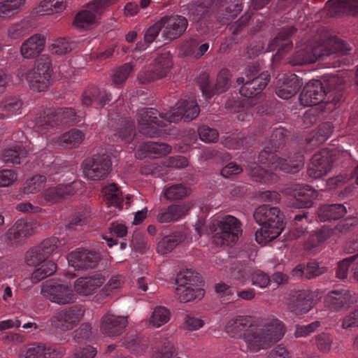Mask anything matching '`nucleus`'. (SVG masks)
I'll return each mask as SVG.
<instances>
[{
  "instance_id": "obj_1",
  "label": "nucleus",
  "mask_w": 358,
  "mask_h": 358,
  "mask_svg": "<svg viewBox=\"0 0 358 358\" xmlns=\"http://www.w3.org/2000/svg\"><path fill=\"white\" fill-rule=\"evenodd\" d=\"M284 334V325L278 320L272 321L264 325L255 322L253 327L244 332L242 339L245 343L248 351L257 352L278 342Z\"/></svg>"
},
{
  "instance_id": "obj_2",
  "label": "nucleus",
  "mask_w": 358,
  "mask_h": 358,
  "mask_svg": "<svg viewBox=\"0 0 358 358\" xmlns=\"http://www.w3.org/2000/svg\"><path fill=\"white\" fill-rule=\"evenodd\" d=\"M256 222L261 229L255 233V240L261 245H266L277 238L284 226L280 211L276 207L262 205L257 208L253 214Z\"/></svg>"
},
{
  "instance_id": "obj_3",
  "label": "nucleus",
  "mask_w": 358,
  "mask_h": 358,
  "mask_svg": "<svg viewBox=\"0 0 358 358\" xmlns=\"http://www.w3.org/2000/svg\"><path fill=\"white\" fill-rule=\"evenodd\" d=\"M52 72L50 57L47 55H42L36 60L33 69L27 71H19L17 76L21 80H26L31 90L41 92L49 88Z\"/></svg>"
},
{
  "instance_id": "obj_4",
  "label": "nucleus",
  "mask_w": 358,
  "mask_h": 358,
  "mask_svg": "<svg viewBox=\"0 0 358 358\" xmlns=\"http://www.w3.org/2000/svg\"><path fill=\"white\" fill-rule=\"evenodd\" d=\"M241 227V222L234 216L228 215L217 220L210 228L213 233V243L220 247L235 243L242 233Z\"/></svg>"
},
{
  "instance_id": "obj_5",
  "label": "nucleus",
  "mask_w": 358,
  "mask_h": 358,
  "mask_svg": "<svg viewBox=\"0 0 358 358\" xmlns=\"http://www.w3.org/2000/svg\"><path fill=\"white\" fill-rule=\"evenodd\" d=\"M85 311V307L82 304H74L59 310L49 320L50 327L62 332L71 331L83 319Z\"/></svg>"
},
{
  "instance_id": "obj_6",
  "label": "nucleus",
  "mask_w": 358,
  "mask_h": 358,
  "mask_svg": "<svg viewBox=\"0 0 358 358\" xmlns=\"http://www.w3.org/2000/svg\"><path fill=\"white\" fill-rule=\"evenodd\" d=\"M166 115H169L168 113H161L153 108L139 109L136 115L139 132L150 138L157 136L159 130L153 124L159 127H166L170 124L167 117H164Z\"/></svg>"
},
{
  "instance_id": "obj_7",
  "label": "nucleus",
  "mask_w": 358,
  "mask_h": 358,
  "mask_svg": "<svg viewBox=\"0 0 358 358\" xmlns=\"http://www.w3.org/2000/svg\"><path fill=\"white\" fill-rule=\"evenodd\" d=\"M81 166L85 178L100 180L107 178L112 171V162L107 155H94L84 159Z\"/></svg>"
},
{
  "instance_id": "obj_8",
  "label": "nucleus",
  "mask_w": 358,
  "mask_h": 358,
  "mask_svg": "<svg viewBox=\"0 0 358 358\" xmlns=\"http://www.w3.org/2000/svg\"><path fill=\"white\" fill-rule=\"evenodd\" d=\"M172 61L169 52L158 55L153 64L142 69L138 73L137 80L141 85H145L162 79L166 76Z\"/></svg>"
},
{
  "instance_id": "obj_9",
  "label": "nucleus",
  "mask_w": 358,
  "mask_h": 358,
  "mask_svg": "<svg viewBox=\"0 0 358 358\" xmlns=\"http://www.w3.org/2000/svg\"><path fill=\"white\" fill-rule=\"evenodd\" d=\"M38 227V224L34 220H18L6 233L5 243L9 247L17 248L34 234Z\"/></svg>"
},
{
  "instance_id": "obj_10",
  "label": "nucleus",
  "mask_w": 358,
  "mask_h": 358,
  "mask_svg": "<svg viewBox=\"0 0 358 358\" xmlns=\"http://www.w3.org/2000/svg\"><path fill=\"white\" fill-rule=\"evenodd\" d=\"M116 1L117 0H93L87 4V9L76 15L74 25L80 29H90L96 23L98 17L103 13L105 8Z\"/></svg>"
},
{
  "instance_id": "obj_11",
  "label": "nucleus",
  "mask_w": 358,
  "mask_h": 358,
  "mask_svg": "<svg viewBox=\"0 0 358 358\" xmlns=\"http://www.w3.org/2000/svg\"><path fill=\"white\" fill-rule=\"evenodd\" d=\"M41 293L52 303L59 305L71 304L76 300L71 286L55 281H47L43 284Z\"/></svg>"
},
{
  "instance_id": "obj_12",
  "label": "nucleus",
  "mask_w": 358,
  "mask_h": 358,
  "mask_svg": "<svg viewBox=\"0 0 358 358\" xmlns=\"http://www.w3.org/2000/svg\"><path fill=\"white\" fill-rule=\"evenodd\" d=\"M328 52H324L323 45L301 44L296 47L294 55L289 60L292 66H301L315 62L322 59Z\"/></svg>"
},
{
  "instance_id": "obj_13",
  "label": "nucleus",
  "mask_w": 358,
  "mask_h": 358,
  "mask_svg": "<svg viewBox=\"0 0 358 358\" xmlns=\"http://www.w3.org/2000/svg\"><path fill=\"white\" fill-rule=\"evenodd\" d=\"M59 240L51 237L43 241L39 245L33 247L26 252L25 262L29 266H37L47 260L58 245Z\"/></svg>"
},
{
  "instance_id": "obj_14",
  "label": "nucleus",
  "mask_w": 358,
  "mask_h": 358,
  "mask_svg": "<svg viewBox=\"0 0 358 358\" xmlns=\"http://www.w3.org/2000/svg\"><path fill=\"white\" fill-rule=\"evenodd\" d=\"M334 162L333 152L324 149L315 153L311 159L308 169V175L313 178L326 176L332 169Z\"/></svg>"
},
{
  "instance_id": "obj_15",
  "label": "nucleus",
  "mask_w": 358,
  "mask_h": 358,
  "mask_svg": "<svg viewBox=\"0 0 358 358\" xmlns=\"http://www.w3.org/2000/svg\"><path fill=\"white\" fill-rule=\"evenodd\" d=\"M327 101L325 87L319 80H312L306 83L299 95L300 103L304 106L317 105Z\"/></svg>"
},
{
  "instance_id": "obj_16",
  "label": "nucleus",
  "mask_w": 358,
  "mask_h": 358,
  "mask_svg": "<svg viewBox=\"0 0 358 358\" xmlns=\"http://www.w3.org/2000/svg\"><path fill=\"white\" fill-rule=\"evenodd\" d=\"M313 296L306 290H292L287 299L289 310L295 315L307 313L313 308Z\"/></svg>"
},
{
  "instance_id": "obj_17",
  "label": "nucleus",
  "mask_w": 358,
  "mask_h": 358,
  "mask_svg": "<svg viewBox=\"0 0 358 358\" xmlns=\"http://www.w3.org/2000/svg\"><path fill=\"white\" fill-rule=\"evenodd\" d=\"M163 27L162 35L166 39L174 40L182 36L185 31L188 22L182 15L164 16L161 19Z\"/></svg>"
},
{
  "instance_id": "obj_18",
  "label": "nucleus",
  "mask_w": 358,
  "mask_h": 358,
  "mask_svg": "<svg viewBox=\"0 0 358 358\" xmlns=\"http://www.w3.org/2000/svg\"><path fill=\"white\" fill-rule=\"evenodd\" d=\"M200 109L194 100H183L177 103V107L168 113V121L178 122L182 119L185 122H189L195 119L199 114Z\"/></svg>"
},
{
  "instance_id": "obj_19",
  "label": "nucleus",
  "mask_w": 358,
  "mask_h": 358,
  "mask_svg": "<svg viewBox=\"0 0 358 358\" xmlns=\"http://www.w3.org/2000/svg\"><path fill=\"white\" fill-rule=\"evenodd\" d=\"M127 324L126 317L107 313L101 317L100 331L106 336L115 337L123 333Z\"/></svg>"
},
{
  "instance_id": "obj_20",
  "label": "nucleus",
  "mask_w": 358,
  "mask_h": 358,
  "mask_svg": "<svg viewBox=\"0 0 358 358\" xmlns=\"http://www.w3.org/2000/svg\"><path fill=\"white\" fill-rule=\"evenodd\" d=\"M99 254L85 250L71 252L69 262L76 270H88L94 268L100 260Z\"/></svg>"
},
{
  "instance_id": "obj_21",
  "label": "nucleus",
  "mask_w": 358,
  "mask_h": 358,
  "mask_svg": "<svg viewBox=\"0 0 358 358\" xmlns=\"http://www.w3.org/2000/svg\"><path fill=\"white\" fill-rule=\"evenodd\" d=\"M355 302V297L346 289L331 291L324 299L325 306L334 311L347 310Z\"/></svg>"
},
{
  "instance_id": "obj_22",
  "label": "nucleus",
  "mask_w": 358,
  "mask_h": 358,
  "mask_svg": "<svg viewBox=\"0 0 358 358\" xmlns=\"http://www.w3.org/2000/svg\"><path fill=\"white\" fill-rule=\"evenodd\" d=\"M64 348H53L45 345L30 344L22 348L19 358H59L64 355Z\"/></svg>"
},
{
  "instance_id": "obj_23",
  "label": "nucleus",
  "mask_w": 358,
  "mask_h": 358,
  "mask_svg": "<svg viewBox=\"0 0 358 358\" xmlns=\"http://www.w3.org/2000/svg\"><path fill=\"white\" fill-rule=\"evenodd\" d=\"M256 322L250 315H236L229 319L224 326V331L231 337L242 338L244 332L250 329Z\"/></svg>"
},
{
  "instance_id": "obj_24",
  "label": "nucleus",
  "mask_w": 358,
  "mask_h": 358,
  "mask_svg": "<svg viewBox=\"0 0 358 358\" xmlns=\"http://www.w3.org/2000/svg\"><path fill=\"white\" fill-rule=\"evenodd\" d=\"M104 282L105 278L101 274L80 277L74 282V290L79 295L90 296L95 293Z\"/></svg>"
},
{
  "instance_id": "obj_25",
  "label": "nucleus",
  "mask_w": 358,
  "mask_h": 358,
  "mask_svg": "<svg viewBox=\"0 0 358 358\" xmlns=\"http://www.w3.org/2000/svg\"><path fill=\"white\" fill-rule=\"evenodd\" d=\"M292 190L296 199L292 206L296 208H310L317 196L316 191L307 185L294 184Z\"/></svg>"
},
{
  "instance_id": "obj_26",
  "label": "nucleus",
  "mask_w": 358,
  "mask_h": 358,
  "mask_svg": "<svg viewBox=\"0 0 358 358\" xmlns=\"http://www.w3.org/2000/svg\"><path fill=\"white\" fill-rule=\"evenodd\" d=\"M301 83L295 74L283 75L278 80L276 94L281 99H288L299 91Z\"/></svg>"
},
{
  "instance_id": "obj_27",
  "label": "nucleus",
  "mask_w": 358,
  "mask_h": 358,
  "mask_svg": "<svg viewBox=\"0 0 358 358\" xmlns=\"http://www.w3.org/2000/svg\"><path fill=\"white\" fill-rule=\"evenodd\" d=\"M296 31V28L293 26L282 28L277 36L270 43L269 48L271 50H274L275 48H278L277 53L280 55H283L289 52L293 46L292 42L289 38Z\"/></svg>"
},
{
  "instance_id": "obj_28",
  "label": "nucleus",
  "mask_w": 358,
  "mask_h": 358,
  "mask_svg": "<svg viewBox=\"0 0 358 358\" xmlns=\"http://www.w3.org/2000/svg\"><path fill=\"white\" fill-rule=\"evenodd\" d=\"M270 80V75L262 73L252 79H248L240 88V94L248 98L259 94Z\"/></svg>"
},
{
  "instance_id": "obj_29",
  "label": "nucleus",
  "mask_w": 358,
  "mask_h": 358,
  "mask_svg": "<svg viewBox=\"0 0 358 358\" xmlns=\"http://www.w3.org/2000/svg\"><path fill=\"white\" fill-rule=\"evenodd\" d=\"M73 182L69 184H59L58 185L47 188L43 193V197L45 202L54 204L61 202L68 196L75 194L76 190Z\"/></svg>"
},
{
  "instance_id": "obj_30",
  "label": "nucleus",
  "mask_w": 358,
  "mask_h": 358,
  "mask_svg": "<svg viewBox=\"0 0 358 358\" xmlns=\"http://www.w3.org/2000/svg\"><path fill=\"white\" fill-rule=\"evenodd\" d=\"M327 101L336 104L343 97L344 80L336 75H327L324 77Z\"/></svg>"
},
{
  "instance_id": "obj_31",
  "label": "nucleus",
  "mask_w": 358,
  "mask_h": 358,
  "mask_svg": "<svg viewBox=\"0 0 358 358\" xmlns=\"http://www.w3.org/2000/svg\"><path fill=\"white\" fill-rule=\"evenodd\" d=\"M190 206L187 203L171 204L157 215L159 223L174 222L180 220L187 214Z\"/></svg>"
},
{
  "instance_id": "obj_32",
  "label": "nucleus",
  "mask_w": 358,
  "mask_h": 358,
  "mask_svg": "<svg viewBox=\"0 0 358 358\" xmlns=\"http://www.w3.org/2000/svg\"><path fill=\"white\" fill-rule=\"evenodd\" d=\"M110 101L109 96L99 87L89 86L82 94V103L86 106H90L92 103H96L100 107H103Z\"/></svg>"
},
{
  "instance_id": "obj_33",
  "label": "nucleus",
  "mask_w": 358,
  "mask_h": 358,
  "mask_svg": "<svg viewBox=\"0 0 358 358\" xmlns=\"http://www.w3.org/2000/svg\"><path fill=\"white\" fill-rule=\"evenodd\" d=\"M45 47V38L41 34L29 37L22 45L20 51L26 59L34 58L43 51Z\"/></svg>"
},
{
  "instance_id": "obj_34",
  "label": "nucleus",
  "mask_w": 358,
  "mask_h": 358,
  "mask_svg": "<svg viewBox=\"0 0 358 358\" xmlns=\"http://www.w3.org/2000/svg\"><path fill=\"white\" fill-rule=\"evenodd\" d=\"M171 151V147L166 143L148 141L141 143L139 146L137 154L146 155L157 158L164 156Z\"/></svg>"
},
{
  "instance_id": "obj_35",
  "label": "nucleus",
  "mask_w": 358,
  "mask_h": 358,
  "mask_svg": "<svg viewBox=\"0 0 358 358\" xmlns=\"http://www.w3.org/2000/svg\"><path fill=\"white\" fill-rule=\"evenodd\" d=\"M356 6H358V0H329L327 2L329 14L331 16L343 13L353 15Z\"/></svg>"
},
{
  "instance_id": "obj_36",
  "label": "nucleus",
  "mask_w": 358,
  "mask_h": 358,
  "mask_svg": "<svg viewBox=\"0 0 358 358\" xmlns=\"http://www.w3.org/2000/svg\"><path fill=\"white\" fill-rule=\"evenodd\" d=\"M176 293L178 300L182 303H187L194 300H201L204 296V290L200 287V285L195 286H177Z\"/></svg>"
},
{
  "instance_id": "obj_37",
  "label": "nucleus",
  "mask_w": 358,
  "mask_h": 358,
  "mask_svg": "<svg viewBox=\"0 0 358 358\" xmlns=\"http://www.w3.org/2000/svg\"><path fill=\"white\" fill-rule=\"evenodd\" d=\"M304 166L303 155L298 153L294 158H290L289 162L283 158L278 157L273 169L280 170L287 173H296Z\"/></svg>"
},
{
  "instance_id": "obj_38",
  "label": "nucleus",
  "mask_w": 358,
  "mask_h": 358,
  "mask_svg": "<svg viewBox=\"0 0 358 358\" xmlns=\"http://www.w3.org/2000/svg\"><path fill=\"white\" fill-rule=\"evenodd\" d=\"M186 238L185 233L176 231L164 237L157 244V250L162 255L171 252L178 245Z\"/></svg>"
},
{
  "instance_id": "obj_39",
  "label": "nucleus",
  "mask_w": 358,
  "mask_h": 358,
  "mask_svg": "<svg viewBox=\"0 0 358 358\" xmlns=\"http://www.w3.org/2000/svg\"><path fill=\"white\" fill-rule=\"evenodd\" d=\"M347 213L343 204H330L322 206L317 210V216L321 222L338 220Z\"/></svg>"
},
{
  "instance_id": "obj_40",
  "label": "nucleus",
  "mask_w": 358,
  "mask_h": 358,
  "mask_svg": "<svg viewBox=\"0 0 358 358\" xmlns=\"http://www.w3.org/2000/svg\"><path fill=\"white\" fill-rule=\"evenodd\" d=\"M85 138V134L82 131L73 129L60 135L57 139V143L66 148H77L83 142Z\"/></svg>"
},
{
  "instance_id": "obj_41",
  "label": "nucleus",
  "mask_w": 358,
  "mask_h": 358,
  "mask_svg": "<svg viewBox=\"0 0 358 358\" xmlns=\"http://www.w3.org/2000/svg\"><path fill=\"white\" fill-rule=\"evenodd\" d=\"M102 193L108 206H113L120 209L122 208V193L116 184L111 183L104 186L102 188Z\"/></svg>"
},
{
  "instance_id": "obj_42",
  "label": "nucleus",
  "mask_w": 358,
  "mask_h": 358,
  "mask_svg": "<svg viewBox=\"0 0 358 358\" xmlns=\"http://www.w3.org/2000/svg\"><path fill=\"white\" fill-rule=\"evenodd\" d=\"M60 113H57V110L50 111L43 116H40L36 119V127L38 131L43 132L50 128L62 125V117Z\"/></svg>"
},
{
  "instance_id": "obj_43",
  "label": "nucleus",
  "mask_w": 358,
  "mask_h": 358,
  "mask_svg": "<svg viewBox=\"0 0 358 358\" xmlns=\"http://www.w3.org/2000/svg\"><path fill=\"white\" fill-rule=\"evenodd\" d=\"M66 6V0H44L34 9V13L40 15H52L63 11Z\"/></svg>"
},
{
  "instance_id": "obj_44",
  "label": "nucleus",
  "mask_w": 358,
  "mask_h": 358,
  "mask_svg": "<svg viewBox=\"0 0 358 358\" xmlns=\"http://www.w3.org/2000/svg\"><path fill=\"white\" fill-rule=\"evenodd\" d=\"M27 156V150L23 146L17 145L4 150L1 159L5 164H19Z\"/></svg>"
},
{
  "instance_id": "obj_45",
  "label": "nucleus",
  "mask_w": 358,
  "mask_h": 358,
  "mask_svg": "<svg viewBox=\"0 0 358 358\" xmlns=\"http://www.w3.org/2000/svg\"><path fill=\"white\" fill-rule=\"evenodd\" d=\"M26 0H4L0 2V17L9 18L20 13Z\"/></svg>"
},
{
  "instance_id": "obj_46",
  "label": "nucleus",
  "mask_w": 358,
  "mask_h": 358,
  "mask_svg": "<svg viewBox=\"0 0 358 358\" xmlns=\"http://www.w3.org/2000/svg\"><path fill=\"white\" fill-rule=\"evenodd\" d=\"M40 267L31 274V280L33 283H38L44 278L52 275L57 271V265L52 261H44L40 264Z\"/></svg>"
},
{
  "instance_id": "obj_47",
  "label": "nucleus",
  "mask_w": 358,
  "mask_h": 358,
  "mask_svg": "<svg viewBox=\"0 0 358 358\" xmlns=\"http://www.w3.org/2000/svg\"><path fill=\"white\" fill-rule=\"evenodd\" d=\"M248 175L253 181L264 184L270 182L274 178L272 173L264 170L255 163L248 166Z\"/></svg>"
},
{
  "instance_id": "obj_48",
  "label": "nucleus",
  "mask_w": 358,
  "mask_h": 358,
  "mask_svg": "<svg viewBox=\"0 0 358 358\" xmlns=\"http://www.w3.org/2000/svg\"><path fill=\"white\" fill-rule=\"evenodd\" d=\"M334 336L327 332H320L314 336V345L317 350L324 354L329 353L334 344Z\"/></svg>"
},
{
  "instance_id": "obj_49",
  "label": "nucleus",
  "mask_w": 358,
  "mask_h": 358,
  "mask_svg": "<svg viewBox=\"0 0 358 358\" xmlns=\"http://www.w3.org/2000/svg\"><path fill=\"white\" fill-rule=\"evenodd\" d=\"M189 194V189L183 184H176L165 187L164 197L169 201L182 199Z\"/></svg>"
},
{
  "instance_id": "obj_50",
  "label": "nucleus",
  "mask_w": 358,
  "mask_h": 358,
  "mask_svg": "<svg viewBox=\"0 0 358 358\" xmlns=\"http://www.w3.org/2000/svg\"><path fill=\"white\" fill-rule=\"evenodd\" d=\"M201 280L199 274L192 269H186L180 271L176 277V284L178 286H195L200 285Z\"/></svg>"
},
{
  "instance_id": "obj_51",
  "label": "nucleus",
  "mask_w": 358,
  "mask_h": 358,
  "mask_svg": "<svg viewBox=\"0 0 358 358\" xmlns=\"http://www.w3.org/2000/svg\"><path fill=\"white\" fill-rule=\"evenodd\" d=\"M134 123L128 119H122L120 127L115 130V135L126 143H129L134 136Z\"/></svg>"
},
{
  "instance_id": "obj_52",
  "label": "nucleus",
  "mask_w": 358,
  "mask_h": 358,
  "mask_svg": "<svg viewBox=\"0 0 358 358\" xmlns=\"http://www.w3.org/2000/svg\"><path fill=\"white\" fill-rule=\"evenodd\" d=\"M187 10L189 17H192L194 21H199L208 14L210 6L201 3L200 0H193L187 5Z\"/></svg>"
},
{
  "instance_id": "obj_53",
  "label": "nucleus",
  "mask_w": 358,
  "mask_h": 358,
  "mask_svg": "<svg viewBox=\"0 0 358 358\" xmlns=\"http://www.w3.org/2000/svg\"><path fill=\"white\" fill-rule=\"evenodd\" d=\"M350 50L348 44L344 41L336 37H332L327 41V47L324 46V52L327 50L328 54L325 56H328L332 53H340L341 55L347 54Z\"/></svg>"
},
{
  "instance_id": "obj_54",
  "label": "nucleus",
  "mask_w": 358,
  "mask_h": 358,
  "mask_svg": "<svg viewBox=\"0 0 358 358\" xmlns=\"http://www.w3.org/2000/svg\"><path fill=\"white\" fill-rule=\"evenodd\" d=\"M46 182V178L42 175H36L28 179L23 187V192L27 194L38 192Z\"/></svg>"
},
{
  "instance_id": "obj_55",
  "label": "nucleus",
  "mask_w": 358,
  "mask_h": 358,
  "mask_svg": "<svg viewBox=\"0 0 358 358\" xmlns=\"http://www.w3.org/2000/svg\"><path fill=\"white\" fill-rule=\"evenodd\" d=\"M170 313L162 306L156 307L149 319L150 324L154 327H159L169 320Z\"/></svg>"
},
{
  "instance_id": "obj_56",
  "label": "nucleus",
  "mask_w": 358,
  "mask_h": 358,
  "mask_svg": "<svg viewBox=\"0 0 358 358\" xmlns=\"http://www.w3.org/2000/svg\"><path fill=\"white\" fill-rule=\"evenodd\" d=\"M134 71V66L131 63H125L118 67L111 76L112 82L115 85L124 83Z\"/></svg>"
},
{
  "instance_id": "obj_57",
  "label": "nucleus",
  "mask_w": 358,
  "mask_h": 358,
  "mask_svg": "<svg viewBox=\"0 0 358 358\" xmlns=\"http://www.w3.org/2000/svg\"><path fill=\"white\" fill-rule=\"evenodd\" d=\"M231 85V73L227 69H222L217 77V81L213 87L215 93H222L226 92Z\"/></svg>"
},
{
  "instance_id": "obj_58",
  "label": "nucleus",
  "mask_w": 358,
  "mask_h": 358,
  "mask_svg": "<svg viewBox=\"0 0 358 358\" xmlns=\"http://www.w3.org/2000/svg\"><path fill=\"white\" fill-rule=\"evenodd\" d=\"M276 151L272 146L264 148L259 154L258 161L262 164L270 166L274 169L279 157L275 154Z\"/></svg>"
},
{
  "instance_id": "obj_59",
  "label": "nucleus",
  "mask_w": 358,
  "mask_h": 358,
  "mask_svg": "<svg viewBox=\"0 0 358 358\" xmlns=\"http://www.w3.org/2000/svg\"><path fill=\"white\" fill-rule=\"evenodd\" d=\"M50 51L53 55H63L71 51V43L64 38H60L49 47Z\"/></svg>"
},
{
  "instance_id": "obj_60",
  "label": "nucleus",
  "mask_w": 358,
  "mask_h": 358,
  "mask_svg": "<svg viewBox=\"0 0 358 358\" xmlns=\"http://www.w3.org/2000/svg\"><path fill=\"white\" fill-rule=\"evenodd\" d=\"M0 107L3 112L13 115L20 111L22 107V102L18 99L10 98L2 101Z\"/></svg>"
},
{
  "instance_id": "obj_61",
  "label": "nucleus",
  "mask_w": 358,
  "mask_h": 358,
  "mask_svg": "<svg viewBox=\"0 0 358 358\" xmlns=\"http://www.w3.org/2000/svg\"><path fill=\"white\" fill-rule=\"evenodd\" d=\"M92 325L89 322H84L73 331V339L76 342H83L88 340L92 336Z\"/></svg>"
},
{
  "instance_id": "obj_62",
  "label": "nucleus",
  "mask_w": 358,
  "mask_h": 358,
  "mask_svg": "<svg viewBox=\"0 0 358 358\" xmlns=\"http://www.w3.org/2000/svg\"><path fill=\"white\" fill-rule=\"evenodd\" d=\"M89 212L87 210H78L67 224V228L70 230H74L77 227H81L86 224Z\"/></svg>"
},
{
  "instance_id": "obj_63",
  "label": "nucleus",
  "mask_w": 358,
  "mask_h": 358,
  "mask_svg": "<svg viewBox=\"0 0 358 358\" xmlns=\"http://www.w3.org/2000/svg\"><path fill=\"white\" fill-rule=\"evenodd\" d=\"M286 136L287 131L283 128L279 127L273 130L270 141L271 146L275 150H277L280 147L285 145Z\"/></svg>"
},
{
  "instance_id": "obj_64",
  "label": "nucleus",
  "mask_w": 358,
  "mask_h": 358,
  "mask_svg": "<svg viewBox=\"0 0 358 358\" xmlns=\"http://www.w3.org/2000/svg\"><path fill=\"white\" fill-rule=\"evenodd\" d=\"M175 352L174 345L165 341L161 348L157 349L152 354V358H171Z\"/></svg>"
}]
</instances>
